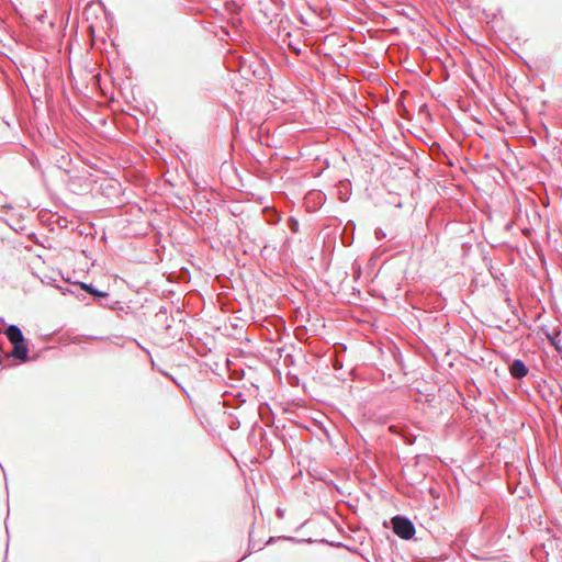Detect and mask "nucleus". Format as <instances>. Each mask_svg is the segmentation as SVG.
Wrapping results in <instances>:
<instances>
[{
    "instance_id": "obj_1",
    "label": "nucleus",
    "mask_w": 562,
    "mask_h": 562,
    "mask_svg": "<svg viewBox=\"0 0 562 562\" xmlns=\"http://www.w3.org/2000/svg\"><path fill=\"white\" fill-rule=\"evenodd\" d=\"M393 531L403 539H411L415 533L414 525L404 517L396 516L392 518Z\"/></svg>"
},
{
    "instance_id": "obj_2",
    "label": "nucleus",
    "mask_w": 562,
    "mask_h": 562,
    "mask_svg": "<svg viewBox=\"0 0 562 562\" xmlns=\"http://www.w3.org/2000/svg\"><path fill=\"white\" fill-rule=\"evenodd\" d=\"M5 336L11 344H21L24 341V336L16 325H10L5 329Z\"/></svg>"
},
{
    "instance_id": "obj_3",
    "label": "nucleus",
    "mask_w": 562,
    "mask_h": 562,
    "mask_svg": "<svg viewBox=\"0 0 562 562\" xmlns=\"http://www.w3.org/2000/svg\"><path fill=\"white\" fill-rule=\"evenodd\" d=\"M509 372L514 378L520 379L527 375L528 369L521 360H515L509 367Z\"/></svg>"
},
{
    "instance_id": "obj_4",
    "label": "nucleus",
    "mask_w": 562,
    "mask_h": 562,
    "mask_svg": "<svg viewBox=\"0 0 562 562\" xmlns=\"http://www.w3.org/2000/svg\"><path fill=\"white\" fill-rule=\"evenodd\" d=\"M13 345V349L11 351V356L15 359H20L22 361H26L27 360V353H29V349L26 347V344H25V340L21 344H12Z\"/></svg>"
},
{
    "instance_id": "obj_5",
    "label": "nucleus",
    "mask_w": 562,
    "mask_h": 562,
    "mask_svg": "<svg viewBox=\"0 0 562 562\" xmlns=\"http://www.w3.org/2000/svg\"><path fill=\"white\" fill-rule=\"evenodd\" d=\"M547 338L550 340L551 345L554 346V348L559 351V352H562V345H561V335L559 331H555V333H552V334H547Z\"/></svg>"
},
{
    "instance_id": "obj_6",
    "label": "nucleus",
    "mask_w": 562,
    "mask_h": 562,
    "mask_svg": "<svg viewBox=\"0 0 562 562\" xmlns=\"http://www.w3.org/2000/svg\"><path fill=\"white\" fill-rule=\"evenodd\" d=\"M81 288L85 289L87 292L95 295V296H100V297L106 296L105 292L98 291V290L93 289L92 285H88V284L82 283Z\"/></svg>"
},
{
    "instance_id": "obj_7",
    "label": "nucleus",
    "mask_w": 562,
    "mask_h": 562,
    "mask_svg": "<svg viewBox=\"0 0 562 562\" xmlns=\"http://www.w3.org/2000/svg\"><path fill=\"white\" fill-rule=\"evenodd\" d=\"M390 430L393 431V432H396V427L395 426H391Z\"/></svg>"
}]
</instances>
